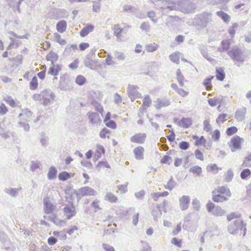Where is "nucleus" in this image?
<instances>
[{"instance_id": "nucleus-16", "label": "nucleus", "mask_w": 251, "mask_h": 251, "mask_svg": "<svg viewBox=\"0 0 251 251\" xmlns=\"http://www.w3.org/2000/svg\"><path fill=\"white\" fill-rule=\"evenodd\" d=\"M58 55L52 51H50L46 56V59L51 61V65H54V63L58 60Z\"/></svg>"}, {"instance_id": "nucleus-11", "label": "nucleus", "mask_w": 251, "mask_h": 251, "mask_svg": "<svg viewBox=\"0 0 251 251\" xmlns=\"http://www.w3.org/2000/svg\"><path fill=\"white\" fill-rule=\"evenodd\" d=\"M190 201V199L188 196L183 195L179 198V206L181 210H185L188 208Z\"/></svg>"}, {"instance_id": "nucleus-14", "label": "nucleus", "mask_w": 251, "mask_h": 251, "mask_svg": "<svg viewBox=\"0 0 251 251\" xmlns=\"http://www.w3.org/2000/svg\"><path fill=\"white\" fill-rule=\"evenodd\" d=\"M144 148L142 146H138L133 150V153L137 160H142L144 158Z\"/></svg>"}, {"instance_id": "nucleus-12", "label": "nucleus", "mask_w": 251, "mask_h": 251, "mask_svg": "<svg viewBox=\"0 0 251 251\" xmlns=\"http://www.w3.org/2000/svg\"><path fill=\"white\" fill-rule=\"evenodd\" d=\"M63 211L64 215L67 219H70L75 216L76 214L75 207L73 204L70 206H65L63 208Z\"/></svg>"}, {"instance_id": "nucleus-57", "label": "nucleus", "mask_w": 251, "mask_h": 251, "mask_svg": "<svg viewBox=\"0 0 251 251\" xmlns=\"http://www.w3.org/2000/svg\"><path fill=\"white\" fill-rule=\"evenodd\" d=\"M114 56L119 60H124L126 59L124 54L119 51H115L114 52Z\"/></svg>"}, {"instance_id": "nucleus-19", "label": "nucleus", "mask_w": 251, "mask_h": 251, "mask_svg": "<svg viewBox=\"0 0 251 251\" xmlns=\"http://www.w3.org/2000/svg\"><path fill=\"white\" fill-rule=\"evenodd\" d=\"M246 112L245 108H242L236 111L235 113V118L238 121H242L245 117V115Z\"/></svg>"}, {"instance_id": "nucleus-4", "label": "nucleus", "mask_w": 251, "mask_h": 251, "mask_svg": "<svg viewBox=\"0 0 251 251\" xmlns=\"http://www.w3.org/2000/svg\"><path fill=\"white\" fill-rule=\"evenodd\" d=\"M208 212L215 216H222L226 212L220 206H215L212 202H209L206 204Z\"/></svg>"}, {"instance_id": "nucleus-22", "label": "nucleus", "mask_w": 251, "mask_h": 251, "mask_svg": "<svg viewBox=\"0 0 251 251\" xmlns=\"http://www.w3.org/2000/svg\"><path fill=\"white\" fill-rule=\"evenodd\" d=\"M94 28L93 25H88L84 27L80 32V35L81 37H85L89 32L92 31Z\"/></svg>"}, {"instance_id": "nucleus-40", "label": "nucleus", "mask_w": 251, "mask_h": 251, "mask_svg": "<svg viewBox=\"0 0 251 251\" xmlns=\"http://www.w3.org/2000/svg\"><path fill=\"white\" fill-rule=\"evenodd\" d=\"M213 77L214 76H213L207 77L203 82V85L206 87L207 90H209L210 89H211L212 87L211 81Z\"/></svg>"}, {"instance_id": "nucleus-55", "label": "nucleus", "mask_w": 251, "mask_h": 251, "mask_svg": "<svg viewBox=\"0 0 251 251\" xmlns=\"http://www.w3.org/2000/svg\"><path fill=\"white\" fill-rule=\"evenodd\" d=\"M172 158L171 156L168 155H164L161 159V163L163 164H170L171 162Z\"/></svg>"}, {"instance_id": "nucleus-28", "label": "nucleus", "mask_w": 251, "mask_h": 251, "mask_svg": "<svg viewBox=\"0 0 251 251\" xmlns=\"http://www.w3.org/2000/svg\"><path fill=\"white\" fill-rule=\"evenodd\" d=\"M57 171L54 166L51 167L49 169V171L48 173V178L50 180H52L56 177Z\"/></svg>"}, {"instance_id": "nucleus-60", "label": "nucleus", "mask_w": 251, "mask_h": 251, "mask_svg": "<svg viewBox=\"0 0 251 251\" xmlns=\"http://www.w3.org/2000/svg\"><path fill=\"white\" fill-rule=\"evenodd\" d=\"M105 167L109 168H110V166L108 165V164L104 161H100L99 162V163L96 166V168L99 171L100 170V169L101 167Z\"/></svg>"}, {"instance_id": "nucleus-17", "label": "nucleus", "mask_w": 251, "mask_h": 251, "mask_svg": "<svg viewBox=\"0 0 251 251\" xmlns=\"http://www.w3.org/2000/svg\"><path fill=\"white\" fill-rule=\"evenodd\" d=\"M157 102L158 103L155 105L157 109H160L162 107L168 106L170 104V100L167 99H158Z\"/></svg>"}, {"instance_id": "nucleus-58", "label": "nucleus", "mask_w": 251, "mask_h": 251, "mask_svg": "<svg viewBox=\"0 0 251 251\" xmlns=\"http://www.w3.org/2000/svg\"><path fill=\"white\" fill-rule=\"evenodd\" d=\"M192 205L194 209L198 211L200 208V202L197 199H194L192 201Z\"/></svg>"}, {"instance_id": "nucleus-49", "label": "nucleus", "mask_w": 251, "mask_h": 251, "mask_svg": "<svg viewBox=\"0 0 251 251\" xmlns=\"http://www.w3.org/2000/svg\"><path fill=\"white\" fill-rule=\"evenodd\" d=\"M60 70L61 68L55 69L54 65L53 66L52 65L51 67H50L48 73L51 75L56 76L58 75Z\"/></svg>"}, {"instance_id": "nucleus-45", "label": "nucleus", "mask_w": 251, "mask_h": 251, "mask_svg": "<svg viewBox=\"0 0 251 251\" xmlns=\"http://www.w3.org/2000/svg\"><path fill=\"white\" fill-rule=\"evenodd\" d=\"M41 166V164L40 161L36 160L31 162L30 166V170L32 171H35L36 170L39 169Z\"/></svg>"}, {"instance_id": "nucleus-63", "label": "nucleus", "mask_w": 251, "mask_h": 251, "mask_svg": "<svg viewBox=\"0 0 251 251\" xmlns=\"http://www.w3.org/2000/svg\"><path fill=\"white\" fill-rule=\"evenodd\" d=\"M140 28L143 30L149 31L150 29V26L148 22H143L140 26Z\"/></svg>"}, {"instance_id": "nucleus-25", "label": "nucleus", "mask_w": 251, "mask_h": 251, "mask_svg": "<svg viewBox=\"0 0 251 251\" xmlns=\"http://www.w3.org/2000/svg\"><path fill=\"white\" fill-rule=\"evenodd\" d=\"M66 27L67 23L64 20L59 21L56 25L57 30L60 33L64 32L66 30Z\"/></svg>"}, {"instance_id": "nucleus-8", "label": "nucleus", "mask_w": 251, "mask_h": 251, "mask_svg": "<svg viewBox=\"0 0 251 251\" xmlns=\"http://www.w3.org/2000/svg\"><path fill=\"white\" fill-rule=\"evenodd\" d=\"M97 192L92 188L88 186L83 187L79 189L76 193L78 197H83L86 196H95Z\"/></svg>"}, {"instance_id": "nucleus-2", "label": "nucleus", "mask_w": 251, "mask_h": 251, "mask_svg": "<svg viewBox=\"0 0 251 251\" xmlns=\"http://www.w3.org/2000/svg\"><path fill=\"white\" fill-rule=\"evenodd\" d=\"M177 5L180 11L184 13H191L197 8V5L190 0H181L178 1Z\"/></svg>"}, {"instance_id": "nucleus-50", "label": "nucleus", "mask_w": 251, "mask_h": 251, "mask_svg": "<svg viewBox=\"0 0 251 251\" xmlns=\"http://www.w3.org/2000/svg\"><path fill=\"white\" fill-rule=\"evenodd\" d=\"M128 182H126L125 184L119 185L117 186L118 189L121 192V193L125 194L127 191Z\"/></svg>"}, {"instance_id": "nucleus-48", "label": "nucleus", "mask_w": 251, "mask_h": 251, "mask_svg": "<svg viewBox=\"0 0 251 251\" xmlns=\"http://www.w3.org/2000/svg\"><path fill=\"white\" fill-rule=\"evenodd\" d=\"M55 40L61 45H65L66 43L65 40L62 39L61 36L58 33H55L53 35Z\"/></svg>"}, {"instance_id": "nucleus-44", "label": "nucleus", "mask_w": 251, "mask_h": 251, "mask_svg": "<svg viewBox=\"0 0 251 251\" xmlns=\"http://www.w3.org/2000/svg\"><path fill=\"white\" fill-rule=\"evenodd\" d=\"M92 104L95 107L96 110L100 112L102 115L103 112V107L99 103L97 102L95 100H93L91 102Z\"/></svg>"}, {"instance_id": "nucleus-37", "label": "nucleus", "mask_w": 251, "mask_h": 251, "mask_svg": "<svg viewBox=\"0 0 251 251\" xmlns=\"http://www.w3.org/2000/svg\"><path fill=\"white\" fill-rule=\"evenodd\" d=\"M176 76L178 82L180 86H184L183 80L184 79V77L182 75L180 70L178 69L176 72Z\"/></svg>"}, {"instance_id": "nucleus-24", "label": "nucleus", "mask_w": 251, "mask_h": 251, "mask_svg": "<svg viewBox=\"0 0 251 251\" xmlns=\"http://www.w3.org/2000/svg\"><path fill=\"white\" fill-rule=\"evenodd\" d=\"M230 43L227 40H223L221 42V47L219 48L218 50L220 52H224L227 50L230 47Z\"/></svg>"}, {"instance_id": "nucleus-52", "label": "nucleus", "mask_w": 251, "mask_h": 251, "mask_svg": "<svg viewBox=\"0 0 251 251\" xmlns=\"http://www.w3.org/2000/svg\"><path fill=\"white\" fill-rule=\"evenodd\" d=\"M113 30L114 31V35L117 37L120 38L121 37V34L123 31V29L119 27L118 25H114L113 27Z\"/></svg>"}, {"instance_id": "nucleus-13", "label": "nucleus", "mask_w": 251, "mask_h": 251, "mask_svg": "<svg viewBox=\"0 0 251 251\" xmlns=\"http://www.w3.org/2000/svg\"><path fill=\"white\" fill-rule=\"evenodd\" d=\"M146 138V134L145 133H139L136 134L130 138L131 142L137 144H143L144 143Z\"/></svg>"}, {"instance_id": "nucleus-39", "label": "nucleus", "mask_w": 251, "mask_h": 251, "mask_svg": "<svg viewBox=\"0 0 251 251\" xmlns=\"http://www.w3.org/2000/svg\"><path fill=\"white\" fill-rule=\"evenodd\" d=\"M213 200L215 202H223L227 200V199L221 195H215L213 196Z\"/></svg>"}, {"instance_id": "nucleus-26", "label": "nucleus", "mask_w": 251, "mask_h": 251, "mask_svg": "<svg viewBox=\"0 0 251 251\" xmlns=\"http://www.w3.org/2000/svg\"><path fill=\"white\" fill-rule=\"evenodd\" d=\"M96 62L93 60L92 58L86 57L84 60V66L92 70L94 69Z\"/></svg>"}, {"instance_id": "nucleus-54", "label": "nucleus", "mask_w": 251, "mask_h": 251, "mask_svg": "<svg viewBox=\"0 0 251 251\" xmlns=\"http://www.w3.org/2000/svg\"><path fill=\"white\" fill-rule=\"evenodd\" d=\"M251 171L248 169H246L243 170L241 172L240 176L242 179H246L248 176L251 175Z\"/></svg>"}, {"instance_id": "nucleus-5", "label": "nucleus", "mask_w": 251, "mask_h": 251, "mask_svg": "<svg viewBox=\"0 0 251 251\" xmlns=\"http://www.w3.org/2000/svg\"><path fill=\"white\" fill-rule=\"evenodd\" d=\"M243 228L246 229L243 221L240 219H237L234 221L233 224H231L228 226V231L231 234H235L238 230H242Z\"/></svg>"}, {"instance_id": "nucleus-29", "label": "nucleus", "mask_w": 251, "mask_h": 251, "mask_svg": "<svg viewBox=\"0 0 251 251\" xmlns=\"http://www.w3.org/2000/svg\"><path fill=\"white\" fill-rule=\"evenodd\" d=\"M176 183L174 180L173 177L171 176L170 179L168 181L167 184L164 185V187L166 189L171 191L176 187Z\"/></svg>"}, {"instance_id": "nucleus-7", "label": "nucleus", "mask_w": 251, "mask_h": 251, "mask_svg": "<svg viewBox=\"0 0 251 251\" xmlns=\"http://www.w3.org/2000/svg\"><path fill=\"white\" fill-rule=\"evenodd\" d=\"M41 96L44 100L43 105L45 106L50 104L55 98L54 94L50 89H46L41 92Z\"/></svg>"}, {"instance_id": "nucleus-32", "label": "nucleus", "mask_w": 251, "mask_h": 251, "mask_svg": "<svg viewBox=\"0 0 251 251\" xmlns=\"http://www.w3.org/2000/svg\"><path fill=\"white\" fill-rule=\"evenodd\" d=\"M189 172L196 175L197 176H200L202 173V169L199 166H194L189 169Z\"/></svg>"}, {"instance_id": "nucleus-21", "label": "nucleus", "mask_w": 251, "mask_h": 251, "mask_svg": "<svg viewBox=\"0 0 251 251\" xmlns=\"http://www.w3.org/2000/svg\"><path fill=\"white\" fill-rule=\"evenodd\" d=\"M162 209L160 208V206L159 205H156V206L153 208L152 211V215L153 216L154 220L156 221L158 218L161 217L162 215Z\"/></svg>"}, {"instance_id": "nucleus-59", "label": "nucleus", "mask_w": 251, "mask_h": 251, "mask_svg": "<svg viewBox=\"0 0 251 251\" xmlns=\"http://www.w3.org/2000/svg\"><path fill=\"white\" fill-rule=\"evenodd\" d=\"M237 131V128L236 126H230L227 128L226 133L228 135L230 136L235 133Z\"/></svg>"}, {"instance_id": "nucleus-38", "label": "nucleus", "mask_w": 251, "mask_h": 251, "mask_svg": "<svg viewBox=\"0 0 251 251\" xmlns=\"http://www.w3.org/2000/svg\"><path fill=\"white\" fill-rule=\"evenodd\" d=\"M111 134V132L106 127H104L100 133V136L102 138H105L106 137L109 138Z\"/></svg>"}, {"instance_id": "nucleus-1", "label": "nucleus", "mask_w": 251, "mask_h": 251, "mask_svg": "<svg viewBox=\"0 0 251 251\" xmlns=\"http://www.w3.org/2000/svg\"><path fill=\"white\" fill-rule=\"evenodd\" d=\"M227 54L234 62L239 63L237 64L238 67L240 66V64H243L246 59L243 51L237 47L232 48L227 52Z\"/></svg>"}, {"instance_id": "nucleus-9", "label": "nucleus", "mask_w": 251, "mask_h": 251, "mask_svg": "<svg viewBox=\"0 0 251 251\" xmlns=\"http://www.w3.org/2000/svg\"><path fill=\"white\" fill-rule=\"evenodd\" d=\"M43 204L44 211L46 214L52 213L56 207V204L51 202L48 198L44 199Z\"/></svg>"}, {"instance_id": "nucleus-15", "label": "nucleus", "mask_w": 251, "mask_h": 251, "mask_svg": "<svg viewBox=\"0 0 251 251\" xmlns=\"http://www.w3.org/2000/svg\"><path fill=\"white\" fill-rule=\"evenodd\" d=\"M89 119L92 124H100L101 122L100 115L98 113L89 114Z\"/></svg>"}, {"instance_id": "nucleus-56", "label": "nucleus", "mask_w": 251, "mask_h": 251, "mask_svg": "<svg viewBox=\"0 0 251 251\" xmlns=\"http://www.w3.org/2000/svg\"><path fill=\"white\" fill-rule=\"evenodd\" d=\"M233 173L231 170H229L226 176H225V179L226 181L227 182H229L231 181L233 178Z\"/></svg>"}, {"instance_id": "nucleus-47", "label": "nucleus", "mask_w": 251, "mask_h": 251, "mask_svg": "<svg viewBox=\"0 0 251 251\" xmlns=\"http://www.w3.org/2000/svg\"><path fill=\"white\" fill-rule=\"evenodd\" d=\"M222 99L219 98L217 99H210L208 100V104L211 106H215L217 104L221 103Z\"/></svg>"}, {"instance_id": "nucleus-31", "label": "nucleus", "mask_w": 251, "mask_h": 251, "mask_svg": "<svg viewBox=\"0 0 251 251\" xmlns=\"http://www.w3.org/2000/svg\"><path fill=\"white\" fill-rule=\"evenodd\" d=\"M216 78L218 80L223 81L225 77V74L222 68H216Z\"/></svg>"}, {"instance_id": "nucleus-43", "label": "nucleus", "mask_w": 251, "mask_h": 251, "mask_svg": "<svg viewBox=\"0 0 251 251\" xmlns=\"http://www.w3.org/2000/svg\"><path fill=\"white\" fill-rule=\"evenodd\" d=\"M151 100L150 98V97L147 95L143 99V104L142 106L145 108L146 109L148 107L150 106L151 103Z\"/></svg>"}, {"instance_id": "nucleus-30", "label": "nucleus", "mask_w": 251, "mask_h": 251, "mask_svg": "<svg viewBox=\"0 0 251 251\" xmlns=\"http://www.w3.org/2000/svg\"><path fill=\"white\" fill-rule=\"evenodd\" d=\"M52 234L54 236H55L57 237H58L59 240H66L67 238L65 230H62L61 231H59V232L54 231L52 232Z\"/></svg>"}, {"instance_id": "nucleus-18", "label": "nucleus", "mask_w": 251, "mask_h": 251, "mask_svg": "<svg viewBox=\"0 0 251 251\" xmlns=\"http://www.w3.org/2000/svg\"><path fill=\"white\" fill-rule=\"evenodd\" d=\"M104 200L111 203L116 202L118 198L111 192H107L104 196Z\"/></svg>"}, {"instance_id": "nucleus-36", "label": "nucleus", "mask_w": 251, "mask_h": 251, "mask_svg": "<svg viewBox=\"0 0 251 251\" xmlns=\"http://www.w3.org/2000/svg\"><path fill=\"white\" fill-rule=\"evenodd\" d=\"M38 85V83L37 78L36 76H34L30 82V89L32 90H34L37 88Z\"/></svg>"}, {"instance_id": "nucleus-6", "label": "nucleus", "mask_w": 251, "mask_h": 251, "mask_svg": "<svg viewBox=\"0 0 251 251\" xmlns=\"http://www.w3.org/2000/svg\"><path fill=\"white\" fill-rule=\"evenodd\" d=\"M244 141L243 139L239 136H235L231 138L230 141L228 143L232 152H235L241 149V144Z\"/></svg>"}, {"instance_id": "nucleus-41", "label": "nucleus", "mask_w": 251, "mask_h": 251, "mask_svg": "<svg viewBox=\"0 0 251 251\" xmlns=\"http://www.w3.org/2000/svg\"><path fill=\"white\" fill-rule=\"evenodd\" d=\"M56 14L57 16L60 18H66L68 16L67 12L63 9H59L56 10Z\"/></svg>"}, {"instance_id": "nucleus-27", "label": "nucleus", "mask_w": 251, "mask_h": 251, "mask_svg": "<svg viewBox=\"0 0 251 251\" xmlns=\"http://www.w3.org/2000/svg\"><path fill=\"white\" fill-rule=\"evenodd\" d=\"M217 15L220 17L224 22L228 23L230 21V17L226 13L221 10L216 12Z\"/></svg>"}, {"instance_id": "nucleus-53", "label": "nucleus", "mask_w": 251, "mask_h": 251, "mask_svg": "<svg viewBox=\"0 0 251 251\" xmlns=\"http://www.w3.org/2000/svg\"><path fill=\"white\" fill-rule=\"evenodd\" d=\"M158 46L157 44L153 43L146 46V49L148 52H153L157 50Z\"/></svg>"}, {"instance_id": "nucleus-3", "label": "nucleus", "mask_w": 251, "mask_h": 251, "mask_svg": "<svg viewBox=\"0 0 251 251\" xmlns=\"http://www.w3.org/2000/svg\"><path fill=\"white\" fill-rule=\"evenodd\" d=\"M212 15L210 13L204 12L197 16L194 19L195 24L202 27H205L212 21Z\"/></svg>"}, {"instance_id": "nucleus-51", "label": "nucleus", "mask_w": 251, "mask_h": 251, "mask_svg": "<svg viewBox=\"0 0 251 251\" xmlns=\"http://www.w3.org/2000/svg\"><path fill=\"white\" fill-rule=\"evenodd\" d=\"M86 81V78L84 76L79 75L75 79V82L79 85H83Z\"/></svg>"}, {"instance_id": "nucleus-23", "label": "nucleus", "mask_w": 251, "mask_h": 251, "mask_svg": "<svg viewBox=\"0 0 251 251\" xmlns=\"http://www.w3.org/2000/svg\"><path fill=\"white\" fill-rule=\"evenodd\" d=\"M193 139L196 140L195 142V145L197 146H200L203 145L205 147L206 146V140L203 136H201L200 138L196 135L193 136Z\"/></svg>"}, {"instance_id": "nucleus-62", "label": "nucleus", "mask_w": 251, "mask_h": 251, "mask_svg": "<svg viewBox=\"0 0 251 251\" xmlns=\"http://www.w3.org/2000/svg\"><path fill=\"white\" fill-rule=\"evenodd\" d=\"M220 137V132L219 130L218 129L215 130L212 133V138L215 141H218Z\"/></svg>"}, {"instance_id": "nucleus-61", "label": "nucleus", "mask_w": 251, "mask_h": 251, "mask_svg": "<svg viewBox=\"0 0 251 251\" xmlns=\"http://www.w3.org/2000/svg\"><path fill=\"white\" fill-rule=\"evenodd\" d=\"M169 202L168 201L166 200H164L163 202L158 204L160 206V208L162 209V210L165 212H167V207L168 206Z\"/></svg>"}, {"instance_id": "nucleus-33", "label": "nucleus", "mask_w": 251, "mask_h": 251, "mask_svg": "<svg viewBox=\"0 0 251 251\" xmlns=\"http://www.w3.org/2000/svg\"><path fill=\"white\" fill-rule=\"evenodd\" d=\"M21 188H7L5 189L4 191L10 196L15 197L17 196L18 192Z\"/></svg>"}, {"instance_id": "nucleus-42", "label": "nucleus", "mask_w": 251, "mask_h": 251, "mask_svg": "<svg viewBox=\"0 0 251 251\" xmlns=\"http://www.w3.org/2000/svg\"><path fill=\"white\" fill-rule=\"evenodd\" d=\"M178 54H179L178 52H176L169 55V58L171 60L176 64H178L179 63V59Z\"/></svg>"}, {"instance_id": "nucleus-20", "label": "nucleus", "mask_w": 251, "mask_h": 251, "mask_svg": "<svg viewBox=\"0 0 251 251\" xmlns=\"http://www.w3.org/2000/svg\"><path fill=\"white\" fill-rule=\"evenodd\" d=\"M49 219L53 222L55 225L59 226H63L66 225V223L65 220L59 219L54 215L49 216Z\"/></svg>"}, {"instance_id": "nucleus-10", "label": "nucleus", "mask_w": 251, "mask_h": 251, "mask_svg": "<svg viewBox=\"0 0 251 251\" xmlns=\"http://www.w3.org/2000/svg\"><path fill=\"white\" fill-rule=\"evenodd\" d=\"M138 87L134 85H129L127 89V93L129 98L132 101H133L136 98L141 97V95L137 91Z\"/></svg>"}, {"instance_id": "nucleus-35", "label": "nucleus", "mask_w": 251, "mask_h": 251, "mask_svg": "<svg viewBox=\"0 0 251 251\" xmlns=\"http://www.w3.org/2000/svg\"><path fill=\"white\" fill-rule=\"evenodd\" d=\"M217 190L219 193L221 194H226V195L228 197H230L231 196V194L230 192V190L227 187H219L217 188Z\"/></svg>"}, {"instance_id": "nucleus-64", "label": "nucleus", "mask_w": 251, "mask_h": 251, "mask_svg": "<svg viewBox=\"0 0 251 251\" xmlns=\"http://www.w3.org/2000/svg\"><path fill=\"white\" fill-rule=\"evenodd\" d=\"M102 247L105 251H115L114 248L109 244L103 243Z\"/></svg>"}, {"instance_id": "nucleus-46", "label": "nucleus", "mask_w": 251, "mask_h": 251, "mask_svg": "<svg viewBox=\"0 0 251 251\" xmlns=\"http://www.w3.org/2000/svg\"><path fill=\"white\" fill-rule=\"evenodd\" d=\"M70 177V174L66 172L60 173L58 175V178L62 181H65Z\"/></svg>"}, {"instance_id": "nucleus-34", "label": "nucleus", "mask_w": 251, "mask_h": 251, "mask_svg": "<svg viewBox=\"0 0 251 251\" xmlns=\"http://www.w3.org/2000/svg\"><path fill=\"white\" fill-rule=\"evenodd\" d=\"M192 120L189 118H182L178 123V126H191Z\"/></svg>"}]
</instances>
